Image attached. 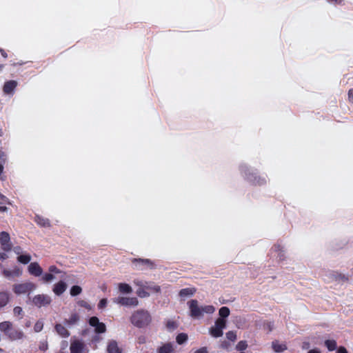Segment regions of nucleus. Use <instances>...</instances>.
<instances>
[{"mask_svg": "<svg viewBox=\"0 0 353 353\" xmlns=\"http://www.w3.org/2000/svg\"><path fill=\"white\" fill-rule=\"evenodd\" d=\"M190 316L194 319H201L205 315H212L216 308L212 305L200 304L196 299L188 302Z\"/></svg>", "mask_w": 353, "mask_h": 353, "instance_id": "nucleus-1", "label": "nucleus"}, {"mask_svg": "<svg viewBox=\"0 0 353 353\" xmlns=\"http://www.w3.org/2000/svg\"><path fill=\"white\" fill-rule=\"evenodd\" d=\"M152 321L150 313L144 310L134 311L131 316L132 323L139 327L148 326Z\"/></svg>", "mask_w": 353, "mask_h": 353, "instance_id": "nucleus-2", "label": "nucleus"}, {"mask_svg": "<svg viewBox=\"0 0 353 353\" xmlns=\"http://www.w3.org/2000/svg\"><path fill=\"white\" fill-rule=\"evenodd\" d=\"M136 284L139 286L137 294L141 298H145L160 292V287L152 282L138 281Z\"/></svg>", "mask_w": 353, "mask_h": 353, "instance_id": "nucleus-3", "label": "nucleus"}, {"mask_svg": "<svg viewBox=\"0 0 353 353\" xmlns=\"http://www.w3.org/2000/svg\"><path fill=\"white\" fill-rule=\"evenodd\" d=\"M112 302L125 307H136L139 305V300L134 296H119L113 299Z\"/></svg>", "mask_w": 353, "mask_h": 353, "instance_id": "nucleus-4", "label": "nucleus"}, {"mask_svg": "<svg viewBox=\"0 0 353 353\" xmlns=\"http://www.w3.org/2000/svg\"><path fill=\"white\" fill-rule=\"evenodd\" d=\"M227 324L222 321L215 320L214 324L209 328L208 332L213 338H219L223 335V330Z\"/></svg>", "mask_w": 353, "mask_h": 353, "instance_id": "nucleus-5", "label": "nucleus"}, {"mask_svg": "<svg viewBox=\"0 0 353 353\" xmlns=\"http://www.w3.org/2000/svg\"><path fill=\"white\" fill-rule=\"evenodd\" d=\"M36 289V285L31 282L23 283H17L13 285V292L19 295L27 292H30Z\"/></svg>", "mask_w": 353, "mask_h": 353, "instance_id": "nucleus-6", "label": "nucleus"}, {"mask_svg": "<svg viewBox=\"0 0 353 353\" xmlns=\"http://www.w3.org/2000/svg\"><path fill=\"white\" fill-rule=\"evenodd\" d=\"M70 350V353H88L84 342L76 338L71 339Z\"/></svg>", "mask_w": 353, "mask_h": 353, "instance_id": "nucleus-7", "label": "nucleus"}, {"mask_svg": "<svg viewBox=\"0 0 353 353\" xmlns=\"http://www.w3.org/2000/svg\"><path fill=\"white\" fill-rule=\"evenodd\" d=\"M89 325L94 328V332L97 334H102L106 331L105 325L99 321L96 316L90 317L88 320Z\"/></svg>", "mask_w": 353, "mask_h": 353, "instance_id": "nucleus-8", "label": "nucleus"}, {"mask_svg": "<svg viewBox=\"0 0 353 353\" xmlns=\"http://www.w3.org/2000/svg\"><path fill=\"white\" fill-rule=\"evenodd\" d=\"M0 244L3 250L10 251L11 250L12 244L10 242V235L8 232H0Z\"/></svg>", "mask_w": 353, "mask_h": 353, "instance_id": "nucleus-9", "label": "nucleus"}, {"mask_svg": "<svg viewBox=\"0 0 353 353\" xmlns=\"http://www.w3.org/2000/svg\"><path fill=\"white\" fill-rule=\"evenodd\" d=\"M32 302L35 305L38 307H42L49 304L50 299L46 295L39 294L33 298Z\"/></svg>", "mask_w": 353, "mask_h": 353, "instance_id": "nucleus-10", "label": "nucleus"}, {"mask_svg": "<svg viewBox=\"0 0 353 353\" xmlns=\"http://www.w3.org/2000/svg\"><path fill=\"white\" fill-rule=\"evenodd\" d=\"M28 270L29 273L34 276H39L42 275L43 270L37 263H31L28 267Z\"/></svg>", "mask_w": 353, "mask_h": 353, "instance_id": "nucleus-11", "label": "nucleus"}, {"mask_svg": "<svg viewBox=\"0 0 353 353\" xmlns=\"http://www.w3.org/2000/svg\"><path fill=\"white\" fill-rule=\"evenodd\" d=\"M3 275L7 278L19 276L22 274V269L19 267H14L12 270H4Z\"/></svg>", "mask_w": 353, "mask_h": 353, "instance_id": "nucleus-12", "label": "nucleus"}, {"mask_svg": "<svg viewBox=\"0 0 353 353\" xmlns=\"http://www.w3.org/2000/svg\"><path fill=\"white\" fill-rule=\"evenodd\" d=\"M230 310L228 307H226V306L221 307L219 310V317L216 320H217V321L221 320L227 324V322H228L227 318L230 316Z\"/></svg>", "mask_w": 353, "mask_h": 353, "instance_id": "nucleus-13", "label": "nucleus"}, {"mask_svg": "<svg viewBox=\"0 0 353 353\" xmlns=\"http://www.w3.org/2000/svg\"><path fill=\"white\" fill-rule=\"evenodd\" d=\"M67 288V284L63 281H59L55 283L53 287V292L57 295H61Z\"/></svg>", "mask_w": 353, "mask_h": 353, "instance_id": "nucleus-14", "label": "nucleus"}, {"mask_svg": "<svg viewBox=\"0 0 353 353\" xmlns=\"http://www.w3.org/2000/svg\"><path fill=\"white\" fill-rule=\"evenodd\" d=\"M107 351L108 353H121V349L115 341H110L108 343Z\"/></svg>", "mask_w": 353, "mask_h": 353, "instance_id": "nucleus-15", "label": "nucleus"}, {"mask_svg": "<svg viewBox=\"0 0 353 353\" xmlns=\"http://www.w3.org/2000/svg\"><path fill=\"white\" fill-rule=\"evenodd\" d=\"M119 293L123 294H129L132 292V288L128 283H119L117 284Z\"/></svg>", "mask_w": 353, "mask_h": 353, "instance_id": "nucleus-16", "label": "nucleus"}, {"mask_svg": "<svg viewBox=\"0 0 353 353\" xmlns=\"http://www.w3.org/2000/svg\"><path fill=\"white\" fill-rule=\"evenodd\" d=\"M17 85V83L15 81H9L5 83L3 85V92L7 94H10L13 92Z\"/></svg>", "mask_w": 353, "mask_h": 353, "instance_id": "nucleus-17", "label": "nucleus"}, {"mask_svg": "<svg viewBox=\"0 0 353 353\" xmlns=\"http://www.w3.org/2000/svg\"><path fill=\"white\" fill-rule=\"evenodd\" d=\"M272 348L276 353H281L288 349L286 344L278 341L272 343Z\"/></svg>", "mask_w": 353, "mask_h": 353, "instance_id": "nucleus-18", "label": "nucleus"}, {"mask_svg": "<svg viewBox=\"0 0 353 353\" xmlns=\"http://www.w3.org/2000/svg\"><path fill=\"white\" fill-rule=\"evenodd\" d=\"M174 350V345L172 343H165L160 346L158 350V353H173Z\"/></svg>", "mask_w": 353, "mask_h": 353, "instance_id": "nucleus-19", "label": "nucleus"}, {"mask_svg": "<svg viewBox=\"0 0 353 353\" xmlns=\"http://www.w3.org/2000/svg\"><path fill=\"white\" fill-rule=\"evenodd\" d=\"M196 292V290L194 288H188L180 290L179 294L181 298L185 299L187 297L192 296Z\"/></svg>", "mask_w": 353, "mask_h": 353, "instance_id": "nucleus-20", "label": "nucleus"}, {"mask_svg": "<svg viewBox=\"0 0 353 353\" xmlns=\"http://www.w3.org/2000/svg\"><path fill=\"white\" fill-rule=\"evenodd\" d=\"M35 222L40 226L48 228L50 226V221L45 217L37 215L34 219Z\"/></svg>", "mask_w": 353, "mask_h": 353, "instance_id": "nucleus-21", "label": "nucleus"}, {"mask_svg": "<svg viewBox=\"0 0 353 353\" xmlns=\"http://www.w3.org/2000/svg\"><path fill=\"white\" fill-rule=\"evenodd\" d=\"M324 345L325 346L327 347V350L329 352H332V351H334V350H336L337 348L339 347L337 346V343L335 340L334 339H327V340H325V342H324Z\"/></svg>", "mask_w": 353, "mask_h": 353, "instance_id": "nucleus-22", "label": "nucleus"}, {"mask_svg": "<svg viewBox=\"0 0 353 353\" xmlns=\"http://www.w3.org/2000/svg\"><path fill=\"white\" fill-rule=\"evenodd\" d=\"M57 332L62 337H68L70 335L68 330L62 325H57L55 327Z\"/></svg>", "mask_w": 353, "mask_h": 353, "instance_id": "nucleus-23", "label": "nucleus"}, {"mask_svg": "<svg viewBox=\"0 0 353 353\" xmlns=\"http://www.w3.org/2000/svg\"><path fill=\"white\" fill-rule=\"evenodd\" d=\"M23 332L21 331H19V330L11 329V330L9 332V336L12 340L20 339L23 337Z\"/></svg>", "mask_w": 353, "mask_h": 353, "instance_id": "nucleus-24", "label": "nucleus"}, {"mask_svg": "<svg viewBox=\"0 0 353 353\" xmlns=\"http://www.w3.org/2000/svg\"><path fill=\"white\" fill-rule=\"evenodd\" d=\"M79 320V317L77 314H72L68 319L65 321V323L68 326H72L76 324Z\"/></svg>", "mask_w": 353, "mask_h": 353, "instance_id": "nucleus-25", "label": "nucleus"}, {"mask_svg": "<svg viewBox=\"0 0 353 353\" xmlns=\"http://www.w3.org/2000/svg\"><path fill=\"white\" fill-rule=\"evenodd\" d=\"M188 336L185 333H180L176 337V341L179 345L184 344L187 342Z\"/></svg>", "mask_w": 353, "mask_h": 353, "instance_id": "nucleus-26", "label": "nucleus"}, {"mask_svg": "<svg viewBox=\"0 0 353 353\" xmlns=\"http://www.w3.org/2000/svg\"><path fill=\"white\" fill-rule=\"evenodd\" d=\"M9 300V296L7 293L0 292V308L5 306Z\"/></svg>", "mask_w": 353, "mask_h": 353, "instance_id": "nucleus-27", "label": "nucleus"}, {"mask_svg": "<svg viewBox=\"0 0 353 353\" xmlns=\"http://www.w3.org/2000/svg\"><path fill=\"white\" fill-rule=\"evenodd\" d=\"M31 260V256L29 254H21L18 256L17 261L23 264H27Z\"/></svg>", "mask_w": 353, "mask_h": 353, "instance_id": "nucleus-28", "label": "nucleus"}, {"mask_svg": "<svg viewBox=\"0 0 353 353\" xmlns=\"http://www.w3.org/2000/svg\"><path fill=\"white\" fill-rule=\"evenodd\" d=\"M54 279L55 276L50 272L44 274L41 277V280L45 283H49L54 280Z\"/></svg>", "mask_w": 353, "mask_h": 353, "instance_id": "nucleus-29", "label": "nucleus"}, {"mask_svg": "<svg viewBox=\"0 0 353 353\" xmlns=\"http://www.w3.org/2000/svg\"><path fill=\"white\" fill-rule=\"evenodd\" d=\"M0 330L2 332H8L9 334V332L11 330L10 323L6 321L0 323Z\"/></svg>", "mask_w": 353, "mask_h": 353, "instance_id": "nucleus-30", "label": "nucleus"}, {"mask_svg": "<svg viewBox=\"0 0 353 353\" xmlns=\"http://www.w3.org/2000/svg\"><path fill=\"white\" fill-rule=\"evenodd\" d=\"M0 178H1L3 172V163H5L6 160V155L3 152L0 154Z\"/></svg>", "mask_w": 353, "mask_h": 353, "instance_id": "nucleus-31", "label": "nucleus"}, {"mask_svg": "<svg viewBox=\"0 0 353 353\" xmlns=\"http://www.w3.org/2000/svg\"><path fill=\"white\" fill-rule=\"evenodd\" d=\"M82 291V289L79 285H74L70 289V294L72 296H77Z\"/></svg>", "mask_w": 353, "mask_h": 353, "instance_id": "nucleus-32", "label": "nucleus"}, {"mask_svg": "<svg viewBox=\"0 0 353 353\" xmlns=\"http://www.w3.org/2000/svg\"><path fill=\"white\" fill-rule=\"evenodd\" d=\"M247 347H248L247 343L244 341H241L237 343V345L236 346V349L237 350L242 351V350H245L247 348Z\"/></svg>", "mask_w": 353, "mask_h": 353, "instance_id": "nucleus-33", "label": "nucleus"}, {"mask_svg": "<svg viewBox=\"0 0 353 353\" xmlns=\"http://www.w3.org/2000/svg\"><path fill=\"white\" fill-rule=\"evenodd\" d=\"M108 301L107 299H102L99 301L98 303V308L100 310H103L108 305Z\"/></svg>", "mask_w": 353, "mask_h": 353, "instance_id": "nucleus-34", "label": "nucleus"}, {"mask_svg": "<svg viewBox=\"0 0 353 353\" xmlns=\"http://www.w3.org/2000/svg\"><path fill=\"white\" fill-rule=\"evenodd\" d=\"M226 338L232 341H234L236 339V334L233 331H229L226 333Z\"/></svg>", "mask_w": 353, "mask_h": 353, "instance_id": "nucleus-35", "label": "nucleus"}, {"mask_svg": "<svg viewBox=\"0 0 353 353\" xmlns=\"http://www.w3.org/2000/svg\"><path fill=\"white\" fill-rule=\"evenodd\" d=\"M49 272L52 273L55 276V274L60 273L61 271L57 267L52 265L49 268Z\"/></svg>", "mask_w": 353, "mask_h": 353, "instance_id": "nucleus-36", "label": "nucleus"}, {"mask_svg": "<svg viewBox=\"0 0 353 353\" xmlns=\"http://www.w3.org/2000/svg\"><path fill=\"white\" fill-rule=\"evenodd\" d=\"M43 323L42 322H37L34 325V329L35 332H40L43 329Z\"/></svg>", "mask_w": 353, "mask_h": 353, "instance_id": "nucleus-37", "label": "nucleus"}, {"mask_svg": "<svg viewBox=\"0 0 353 353\" xmlns=\"http://www.w3.org/2000/svg\"><path fill=\"white\" fill-rule=\"evenodd\" d=\"M23 313V310H22V308L20 307H14V314L17 316H19L22 314Z\"/></svg>", "mask_w": 353, "mask_h": 353, "instance_id": "nucleus-38", "label": "nucleus"}, {"mask_svg": "<svg viewBox=\"0 0 353 353\" xmlns=\"http://www.w3.org/2000/svg\"><path fill=\"white\" fill-rule=\"evenodd\" d=\"M336 353H349L347 348L344 346H339Z\"/></svg>", "mask_w": 353, "mask_h": 353, "instance_id": "nucleus-39", "label": "nucleus"}, {"mask_svg": "<svg viewBox=\"0 0 353 353\" xmlns=\"http://www.w3.org/2000/svg\"><path fill=\"white\" fill-rule=\"evenodd\" d=\"M194 353H208V351L207 347H202L196 350Z\"/></svg>", "mask_w": 353, "mask_h": 353, "instance_id": "nucleus-40", "label": "nucleus"}, {"mask_svg": "<svg viewBox=\"0 0 353 353\" xmlns=\"http://www.w3.org/2000/svg\"><path fill=\"white\" fill-rule=\"evenodd\" d=\"M347 97L349 101L353 103V89L349 90Z\"/></svg>", "mask_w": 353, "mask_h": 353, "instance_id": "nucleus-41", "label": "nucleus"}, {"mask_svg": "<svg viewBox=\"0 0 353 353\" xmlns=\"http://www.w3.org/2000/svg\"><path fill=\"white\" fill-rule=\"evenodd\" d=\"M307 353H322V351L318 347H314L310 350Z\"/></svg>", "mask_w": 353, "mask_h": 353, "instance_id": "nucleus-42", "label": "nucleus"}, {"mask_svg": "<svg viewBox=\"0 0 353 353\" xmlns=\"http://www.w3.org/2000/svg\"><path fill=\"white\" fill-rule=\"evenodd\" d=\"M7 258V255L5 253L0 252V259H5Z\"/></svg>", "mask_w": 353, "mask_h": 353, "instance_id": "nucleus-43", "label": "nucleus"}, {"mask_svg": "<svg viewBox=\"0 0 353 353\" xmlns=\"http://www.w3.org/2000/svg\"><path fill=\"white\" fill-rule=\"evenodd\" d=\"M6 210H7V208L6 207L2 206V205L0 206V211L1 212H6Z\"/></svg>", "mask_w": 353, "mask_h": 353, "instance_id": "nucleus-44", "label": "nucleus"}, {"mask_svg": "<svg viewBox=\"0 0 353 353\" xmlns=\"http://www.w3.org/2000/svg\"><path fill=\"white\" fill-rule=\"evenodd\" d=\"M308 347H309V343H303V349H307Z\"/></svg>", "mask_w": 353, "mask_h": 353, "instance_id": "nucleus-45", "label": "nucleus"}, {"mask_svg": "<svg viewBox=\"0 0 353 353\" xmlns=\"http://www.w3.org/2000/svg\"><path fill=\"white\" fill-rule=\"evenodd\" d=\"M1 54L3 57H7L6 53L3 50H1Z\"/></svg>", "mask_w": 353, "mask_h": 353, "instance_id": "nucleus-46", "label": "nucleus"}, {"mask_svg": "<svg viewBox=\"0 0 353 353\" xmlns=\"http://www.w3.org/2000/svg\"><path fill=\"white\" fill-rule=\"evenodd\" d=\"M264 182H265V180H264V179H262V181H261H261H258V182H256V183H259V184H262V183H263Z\"/></svg>", "mask_w": 353, "mask_h": 353, "instance_id": "nucleus-47", "label": "nucleus"}, {"mask_svg": "<svg viewBox=\"0 0 353 353\" xmlns=\"http://www.w3.org/2000/svg\"><path fill=\"white\" fill-rule=\"evenodd\" d=\"M144 263H148V261H143Z\"/></svg>", "mask_w": 353, "mask_h": 353, "instance_id": "nucleus-48", "label": "nucleus"}, {"mask_svg": "<svg viewBox=\"0 0 353 353\" xmlns=\"http://www.w3.org/2000/svg\"><path fill=\"white\" fill-rule=\"evenodd\" d=\"M0 135H1V130H0Z\"/></svg>", "mask_w": 353, "mask_h": 353, "instance_id": "nucleus-49", "label": "nucleus"}, {"mask_svg": "<svg viewBox=\"0 0 353 353\" xmlns=\"http://www.w3.org/2000/svg\"><path fill=\"white\" fill-rule=\"evenodd\" d=\"M1 68H2V66H1V65H0V70H1Z\"/></svg>", "mask_w": 353, "mask_h": 353, "instance_id": "nucleus-50", "label": "nucleus"}, {"mask_svg": "<svg viewBox=\"0 0 353 353\" xmlns=\"http://www.w3.org/2000/svg\"><path fill=\"white\" fill-rule=\"evenodd\" d=\"M0 197H2V198H3V196H1V194H0Z\"/></svg>", "mask_w": 353, "mask_h": 353, "instance_id": "nucleus-51", "label": "nucleus"}, {"mask_svg": "<svg viewBox=\"0 0 353 353\" xmlns=\"http://www.w3.org/2000/svg\"><path fill=\"white\" fill-rule=\"evenodd\" d=\"M240 353H245V352H240Z\"/></svg>", "mask_w": 353, "mask_h": 353, "instance_id": "nucleus-52", "label": "nucleus"}]
</instances>
